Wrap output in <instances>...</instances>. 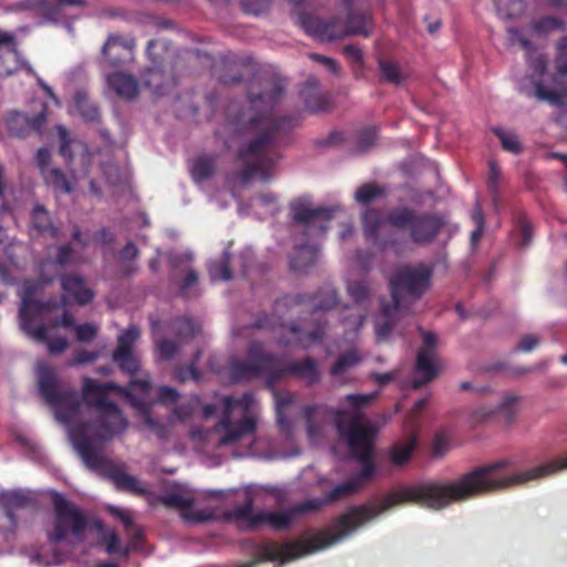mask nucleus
Returning <instances> with one entry per match:
<instances>
[{"instance_id": "55", "label": "nucleus", "mask_w": 567, "mask_h": 567, "mask_svg": "<svg viewBox=\"0 0 567 567\" xmlns=\"http://www.w3.org/2000/svg\"><path fill=\"white\" fill-rule=\"evenodd\" d=\"M539 342L540 338L537 334L524 336L517 344V350L523 352H530L539 344Z\"/></svg>"}, {"instance_id": "42", "label": "nucleus", "mask_w": 567, "mask_h": 567, "mask_svg": "<svg viewBox=\"0 0 567 567\" xmlns=\"http://www.w3.org/2000/svg\"><path fill=\"white\" fill-rule=\"evenodd\" d=\"M158 328L159 323L156 321H152L154 337H156ZM155 342L162 359H171L177 351V344L173 341L166 339L158 340L157 338H155Z\"/></svg>"}, {"instance_id": "46", "label": "nucleus", "mask_w": 567, "mask_h": 567, "mask_svg": "<svg viewBox=\"0 0 567 567\" xmlns=\"http://www.w3.org/2000/svg\"><path fill=\"white\" fill-rule=\"evenodd\" d=\"M185 276L183 278V281L181 284V290L184 295L188 296L190 295L195 288L197 287L198 282V275L197 272L189 267H186L184 269Z\"/></svg>"}, {"instance_id": "29", "label": "nucleus", "mask_w": 567, "mask_h": 567, "mask_svg": "<svg viewBox=\"0 0 567 567\" xmlns=\"http://www.w3.org/2000/svg\"><path fill=\"white\" fill-rule=\"evenodd\" d=\"M269 388L272 390L276 402L277 422L284 431H288L289 425L285 419V410L293 403V395L288 392H278L274 389V385Z\"/></svg>"}, {"instance_id": "6", "label": "nucleus", "mask_w": 567, "mask_h": 567, "mask_svg": "<svg viewBox=\"0 0 567 567\" xmlns=\"http://www.w3.org/2000/svg\"><path fill=\"white\" fill-rule=\"evenodd\" d=\"M432 270L424 264L400 267L390 279L392 306L382 303L375 321L379 341L385 340L392 330L412 315L411 303L419 299L431 286Z\"/></svg>"}, {"instance_id": "36", "label": "nucleus", "mask_w": 567, "mask_h": 567, "mask_svg": "<svg viewBox=\"0 0 567 567\" xmlns=\"http://www.w3.org/2000/svg\"><path fill=\"white\" fill-rule=\"evenodd\" d=\"M32 224L42 233H49L51 236L58 235V229L52 227L48 212L42 206H37L32 212Z\"/></svg>"}, {"instance_id": "57", "label": "nucleus", "mask_w": 567, "mask_h": 567, "mask_svg": "<svg viewBox=\"0 0 567 567\" xmlns=\"http://www.w3.org/2000/svg\"><path fill=\"white\" fill-rule=\"evenodd\" d=\"M241 6L246 12L252 13V14H259L265 10V8L267 6V1L266 0H241Z\"/></svg>"}, {"instance_id": "48", "label": "nucleus", "mask_w": 567, "mask_h": 567, "mask_svg": "<svg viewBox=\"0 0 567 567\" xmlns=\"http://www.w3.org/2000/svg\"><path fill=\"white\" fill-rule=\"evenodd\" d=\"M107 509L114 517H116L117 519H120L123 523V525L125 526V528L127 530H130L131 528L135 529L133 526V515L130 511H127L125 508L116 507L114 505H109ZM135 532L136 530H134V533Z\"/></svg>"}, {"instance_id": "54", "label": "nucleus", "mask_w": 567, "mask_h": 567, "mask_svg": "<svg viewBox=\"0 0 567 567\" xmlns=\"http://www.w3.org/2000/svg\"><path fill=\"white\" fill-rule=\"evenodd\" d=\"M563 25V22L554 17H545L535 23V29L538 31H550L555 29H559Z\"/></svg>"}, {"instance_id": "50", "label": "nucleus", "mask_w": 567, "mask_h": 567, "mask_svg": "<svg viewBox=\"0 0 567 567\" xmlns=\"http://www.w3.org/2000/svg\"><path fill=\"white\" fill-rule=\"evenodd\" d=\"M76 339L81 342H89L96 337L97 327L91 323L79 324L75 327Z\"/></svg>"}, {"instance_id": "26", "label": "nucleus", "mask_w": 567, "mask_h": 567, "mask_svg": "<svg viewBox=\"0 0 567 567\" xmlns=\"http://www.w3.org/2000/svg\"><path fill=\"white\" fill-rule=\"evenodd\" d=\"M362 223L365 237L369 240L377 243L378 231L380 227L384 224V220L382 219L380 212L374 209L365 210L362 216Z\"/></svg>"}, {"instance_id": "49", "label": "nucleus", "mask_w": 567, "mask_h": 567, "mask_svg": "<svg viewBox=\"0 0 567 567\" xmlns=\"http://www.w3.org/2000/svg\"><path fill=\"white\" fill-rule=\"evenodd\" d=\"M197 403H198L197 398H192V399H188V400L182 402L181 404L175 406L174 416L178 420H185L193 413Z\"/></svg>"}, {"instance_id": "52", "label": "nucleus", "mask_w": 567, "mask_h": 567, "mask_svg": "<svg viewBox=\"0 0 567 567\" xmlns=\"http://www.w3.org/2000/svg\"><path fill=\"white\" fill-rule=\"evenodd\" d=\"M309 56L311 60L322 64L330 73L340 74L341 69L336 60L316 53H312Z\"/></svg>"}, {"instance_id": "44", "label": "nucleus", "mask_w": 567, "mask_h": 567, "mask_svg": "<svg viewBox=\"0 0 567 567\" xmlns=\"http://www.w3.org/2000/svg\"><path fill=\"white\" fill-rule=\"evenodd\" d=\"M162 80L163 73L157 69H151L145 75L144 83L146 86L151 87L155 94H163L164 84Z\"/></svg>"}, {"instance_id": "28", "label": "nucleus", "mask_w": 567, "mask_h": 567, "mask_svg": "<svg viewBox=\"0 0 567 567\" xmlns=\"http://www.w3.org/2000/svg\"><path fill=\"white\" fill-rule=\"evenodd\" d=\"M250 207L259 217L274 214L278 208L277 197L272 193L261 194L250 200Z\"/></svg>"}, {"instance_id": "1", "label": "nucleus", "mask_w": 567, "mask_h": 567, "mask_svg": "<svg viewBox=\"0 0 567 567\" xmlns=\"http://www.w3.org/2000/svg\"><path fill=\"white\" fill-rule=\"evenodd\" d=\"M39 389L45 401L54 409L56 420L63 424L74 449L84 464L94 472L105 475L121 489L145 493L142 483L125 472L124 465L114 464L101 452V445L122 434L128 425L117 405L110 399L111 391H118L131 399L143 419V425L166 437V430L155 421L145 399L151 390L150 379H133L127 389L113 382L101 383L90 378L83 379L81 396L75 391L60 389L53 369L45 364L37 368Z\"/></svg>"}, {"instance_id": "33", "label": "nucleus", "mask_w": 567, "mask_h": 567, "mask_svg": "<svg viewBox=\"0 0 567 567\" xmlns=\"http://www.w3.org/2000/svg\"><path fill=\"white\" fill-rule=\"evenodd\" d=\"M496 11L504 19H512L520 14L524 9V0H494Z\"/></svg>"}, {"instance_id": "20", "label": "nucleus", "mask_w": 567, "mask_h": 567, "mask_svg": "<svg viewBox=\"0 0 567 567\" xmlns=\"http://www.w3.org/2000/svg\"><path fill=\"white\" fill-rule=\"evenodd\" d=\"M62 289L64 291L65 302H75L78 305L89 303L94 292L85 287L84 280L79 276H65L61 280Z\"/></svg>"}, {"instance_id": "12", "label": "nucleus", "mask_w": 567, "mask_h": 567, "mask_svg": "<svg viewBox=\"0 0 567 567\" xmlns=\"http://www.w3.org/2000/svg\"><path fill=\"white\" fill-rule=\"evenodd\" d=\"M347 292L353 305L344 306L340 311V321L343 326L344 339L352 343L358 337L359 330L367 317L365 303L371 296V289L367 280H349Z\"/></svg>"}, {"instance_id": "22", "label": "nucleus", "mask_w": 567, "mask_h": 567, "mask_svg": "<svg viewBox=\"0 0 567 567\" xmlns=\"http://www.w3.org/2000/svg\"><path fill=\"white\" fill-rule=\"evenodd\" d=\"M406 437L395 442L388 452L389 458L394 465L405 464L417 444V435L413 425H406Z\"/></svg>"}, {"instance_id": "51", "label": "nucleus", "mask_w": 567, "mask_h": 567, "mask_svg": "<svg viewBox=\"0 0 567 567\" xmlns=\"http://www.w3.org/2000/svg\"><path fill=\"white\" fill-rule=\"evenodd\" d=\"M56 130L60 138V153L63 157L71 158L72 154L70 153L69 147L72 141L70 140L69 132L62 125H59Z\"/></svg>"}, {"instance_id": "15", "label": "nucleus", "mask_w": 567, "mask_h": 567, "mask_svg": "<svg viewBox=\"0 0 567 567\" xmlns=\"http://www.w3.org/2000/svg\"><path fill=\"white\" fill-rule=\"evenodd\" d=\"M556 74L553 85L546 89L542 82H535V96L554 105L567 106V35L557 45Z\"/></svg>"}, {"instance_id": "41", "label": "nucleus", "mask_w": 567, "mask_h": 567, "mask_svg": "<svg viewBox=\"0 0 567 567\" xmlns=\"http://www.w3.org/2000/svg\"><path fill=\"white\" fill-rule=\"evenodd\" d=\"M496 136L499 138L502 146L504 150L512 153H519L522 150V145L518 136L512 132L504 128L496 127L493 130Z\"/></svg>"}, {"instance_id": "8", "label": "nucleus", "mask_w": 567, "mask_h": 567, "mask_svg": "<svg viewBox=\"0 0 567 567\" xmlns=\"http://www.w3.org/2000/svg\"><path fill=\"white\" fill-rule=\"evenodd\" d=\"M290 216L295 227L299 228L307 238L306 243L297 246L296 256L291 258V268L303 271L312 265L318 255L316 240L321 238L331 218V209L315 207L310 198L300 197L290 203Z\"/></svg>"}, {"instance_id": "4", "label": "nucleus", "mask_w": 567, "mask_h": 567, "mask_svg": "<svg viewBox=\"0 0 567 567\" xmlns=\"http://www.w3.org/2000/svg\"><path fill=\"white\" fill-rule=\"evenodd\" d=\"M257 401L252 393L239 398L216 395L214 402L203 405V415L208 419L220 413L219 421L212 430L194 429L190 440L197 449L208 452L215 447H243L236 456L254 453L256 442Z\"/></svg>"}, {"instance_id": "64", "label": "nucleus", "mask_w": 567, "mask_h": 567, "mask_svg": "<svg viewBox=\"0 0 567 567\" xmlns=\"http://www.w3.org/2000/svg\"><path fill=\"white\" fill-rule=\"evenodd\" d=\"M137 256V248L134 244L128 243L121 254V258L128 260L134 259Z\"/></svg>"}, {"instance_id": "39", "label": "nucleus", "mask_w": 567, "mask_h": 567, "mask_svg": "<svg viewBox=\"0 0 567 567\" xmlns=\"http://www.w3.org/2000/svg\"><path fill=\"white\" fill-rule=\"evenodd\" d=\"M359 361L360 357L357 350L352 348L338 359V361L331 368V374L333 377H339L348 369L354 367Z\"/></svg>"}, {"instance_id": "9", "label": "nucleus", "mask_w": 567, "mask_h": 567, "mask_svg": "<svg viewBox=\"0 0 567 567\" xmlns=\"http://www.w3.org/2000/svg\"><path fill=\"white\" fill-rule=\"evenodd\" d=\"M41 288V284L33 281H25L21 287L20 327L33 340L47 342L51 354H59L68 348V341L63 337L49 338L48 327L43 321L51 305L35 299Z\"/></svg>"}, {"instance_id": "63", "label": "nucleus", "mask_w": 567, "mask_h": 567, "mask_svg": "<svg viewBox=\"0 0 567 567\" xmlns=\"http://www.w3.org/2000/svg\"><path fill=\"white\" fill-rule=\"evenodd\" d=\"M251 259H252V251H251L249 248L245 249V250L240 254V256H239L238 260H239V262H240L241 272H243L244 275L247 272V270H248V264H249V261H250Z\"/></svg>"}, {"instance_id": "14", "label": "nucleus", "mask_w": 567, "mask_h": 567, "mask_svg": "<svg viewBox=\"0 0 567 567\" xmlns=\"http://www.w3.org/2000/svg\"><path fill=\"white\" fill-rule=\"evenodd\" d=\"M199 493L183 485H174L161 497V502L165 506L178 508L186 522L202 523L210 519L214 513L209 508L199 507Z\"/></svg>"}, {"instance_id": "47", "label": "nucleus", "mask_w": 567, "mask_h": 567, "mask_svg": "<svg viewBox=\"0 0 567 567\" xmlns=\"http://www.w3.org/2000/svg\"><path fill=\"white\" fill-rule=\"evenodd\" d=\"M378 133L375 128H367L358 136L357 147L359 152H365L377 141Z\"/></svg>"}, {"instance_id": "43", "label": "nucleus", "mask_w": 567, "mask_h": 567, "mask_svg": "<svg viewBox=\"0 0 567 567\" xmlns=\"http://www.w3.org/2000/svg\"><path fill=\"white\" fill-rule=\"evenodd\" d=\"M382 195V189L374 184H364L355 192V199L360 204H369Z\"/></svg>"}, {"instance_id": "24", "label": "nucleus", "mask_w": 567, "mask_h": 567, "mask_svg": "<svg viewBox=\"0 0 567 567\" xmlns=\"http://www.w3.org/2000/svg\"><path fill=\"white\" fill-rule=\"evenodd\" d=\"M80 261H81V258L75 256V254L71 247L61 246L58 249V256H56L55 261H45V262L41 264V269H40L41 280L43 282L51 281L52 277L47 275V270H49V271L52 270V272L55 274L59 270V268L68 266V265L76 264Z\"/></svg>"}, {"instance_id": "10", "label": "nucleus", "mask_w": 567, "mask_h": 567, "mask_svg": "<svg viewBox=\"0 0 567 567\" xmlns=\"http://www.w3.org/2000/svg\"><path fill=\"white\" fill-rule=\"evenodd\" d=\"M299 21L305 31L319 41H333L350 34L368 37L372 21L365 14H352L347 23L340 20L324 21L317 17L301 14Z\"/></svg>"}, {"instance_id": "56", "label": "nucleus", "mask_w": 567, "mask_h": 567, "mask_svg": "<svg viewBox=\"0 0 567 567\" xmlns=\"http://www.w3.org/2000/svg\"><path fill=\"white\" fill-rule=\"evenodd\" d=\"M343 53L353 65L360 66L362 64V52L359 47L348 44L344 47Z\"/></svg>"}, {"instance_id": "21", "label": "nucleus", "mask_w": 567, "mask_h": 567, "mask_svg": "<svg viewBox=\"0 0 567 567\" xmlns=\"http://www.w3.org/2000/svg\"><path fill=\"white\" fill-rule=\"evenodd\" d=\"M43 122V115H40L39 117L31 121L27 115L22 113L12 112L0 124V135H3L4 131H7L10 135L23 136L30 128L39 130Z\"/></svg>"}, {"instance_id": "23", "label": "nucleus", "mask_w": 567, "mask_h": 567, "mask_svg": "<svg viewBox=\"0 0 567 567\" xmlns=\"http://www.w3.org/2000/svg\"><path fill=\"white\" fill-rule=\"evenodd\" d=\"M107 83L123 99L133 100L138 95V83L131 74L115 72L107 76Z\"/></svg>"}, {"instance_id": "19", "label": "nucleus", "mask_w": 567, "mask_h": 567, "mask_svg": "<svg viewBox=\"0 0 567 567\" xmlns=\"http://www.w3.org/2000/svg\"><path fill=\"white\" fill-rule=\"evenodd\" d=\"M508 33L509 41L512 44L517 43L522 45L524 50H526L527 62L529 66L534 70L530 81L535 86V82H540V76L544 74L546 70V61L542 54H538L533 50L532 43L527 39L522 37L519 30L511 28L508 29Z\"/></svg>"}, {"instance_id": "60", "label": "nucleus", "mask_w": 567, "mask_h": 567, "mask_svg": "<svg viewBox=\"0 0 567 567\" xmlns=\"http://www.w3.org/2000/svg\"><path fill=\"white\" fill-rule=\"evenodd\" d=\"M178 399V393L175 389L169 386H162L158 390V401L164 404L175 403Z\"/></svg>"}, {"instance_id": "58", "label": "nucleus", "mask_w": 567, "mask_h": 567, "mask_svg": "<svg viewBox=\"0 0 567 567\" xmlns=\"http://www.w3.org/2000/svg\"><path fill=\"white\" fill-rule=\"evenodd\" d=\"M99 357L97 352L90 351H78L74 353L73 359L70 361V365H80L92 362Z\"/></svg>"}, {"instance_id": "35", "label": "nucleus", "mask_w": 567, "mask_h": 567, "mask_svg": "<svg viewBox=\"0 0 567 567\" xmlns=\"http://www.w3.org/2000/svg\"><path fill=\"white\" fill-rule=\"evenodd\" d=\"M519 398L507 394L499 402L495 403L496 413L503 415L506 422H512L518 412Z\"/></svg>"}, {"instance_id": "32", "label": "nucleus", "mask_w": 567, "mask_h": 567, "mask_svg": "<svg viewBox=\"0 0 567 567\" xmlns=\"http://www.w3.org/2000/svg\"><path fill=\"white\" fill-rule=\"evenodd\" d=\"M379 70L381 73V76L384 81L393 83V84H401L404 81V75L402 71L400 70L396 62L391 60H380L379 61Z\"/></svg>"}, {"instance_id": "17", "label": "nucleus", "mask_w": 567, "mask_h": 567, "mask_svg": "<svg viewBox=\"0 0 567 567\" xmlns=\"http://www.w3.org/2000/svg\"><path fill=\"white\" fill-rule=\"evenodd\" d=\"M141 331L136 326H130L118 337L117 348L113 353V360L118 368L128 374H134L140 369V360L133 353V344L140 338Z\"/></svg>"}, {"instance_id": "2", "label": "nucleus", "mask_w": 567, "mask_h": 567, "mask_svg": "<svg viewBox=\"0 0 567 567\" xmlns=\"http://www.w3.org/2000/svg\"><path fill=\"white\" fill-rule=\"evenodd\" d=\"M374 396V393L349 394L343 399L342 406L338 410L327 405H313L303 409L309 440L317 442L324 435L329 424L333 422L352 456L362 464L359 474L337 485L326 498L310 499L288 509L261 511L257 514L252 511V504L265 493L264 487L248 485L240 489L228 491L227 493L234 494L239 504L227 512V519L243 529L267 525L272 529L282 530L289 527L299 514L317 509L327 502L337 501L355 493L375 472L373 451L377 427L365 417L363 412Z\"/></svg>"}, {"instance_id": "59", "label": "nucleus", "mask_w": 567, "mask_h": 567, "mask_svg": "<svg viewBox=\"0 0 567 567\" xmlns=\"http://www.w3.org/2000/svg\"><path fill=\"white\" fill-rule=\"evenodd\" d=\"M104 540L106 543L105 550L109 554L120 551V540L114 530H106L104 533Z\"/></svg>"}, {"instance_id": "7", "label": "nucleus", "mask_w": 567, "mask_h": 567, "mask_svg": "<svg viewBox=\"0 0 567 567\" xmlns=\"http://www.w3.org/2000/svg\"><path fill=\"white\" fill-rule=\"evenodd\" d=\"M231 378L236 381L251 378H262L267 386H272L278 380L295 375L312 384L320 379L317 363L312 359L297 362H286L265 352L259 343H252L246 361H236L230 368Z\"/></svg>"}, {"instance_id": "62", "label": "nucleus", "mask_w": 567, "mask_h": 567, "mask_svg": "<svg viewBox=\"0 0 567 567\" xmlns=\"http://www.w3.org/2000/svg\"><path fill=\"white\" fill-rule=\"evenodd\" d=\"M49 159L50 152L47 148H40L37 153V163L41 169V173H44V171H48L50 168Z\"/></svg>"}, {"instance_id": "45", "label": "nucleus", "mask_w": 567, "mask_h": 567, "mask_svg": "<svg viewBox=\"0 0 567 567\" xmlns=\"http://www.w3.org/2000/svg\"><path fill=\"white\" fill-rule=\"evenodd\" d=\"M472 218L476 224V228L472 231L471 240L473 245H476L484 231V215L481 205L477 203L473 209Z\"/></svg>"}, {"instance_id": "38", "label": "nucleus", "mask_w": 567, "mask_h": 567, "mask_svg": "<svg viewBox=\"0 0 567 567\" xmlns=\"http://www.w3.org/2000/svg\"><path fill=\"white\" fill-rule=\"evenodd\" d=\"M74 106L81 116L90 122L96 121L100 116L97 107L91 103L82 93L76 94Z\"/></svg>"}, {"instance_id": "25", "label": "nucleus", "mask_w": 567, "mask_h": 567, "mask_svg": "<svg viewBox=\"0 0 567 567\" xmlns=\"http://www.w3.org/2000/svg\"><path fill=\"white\" fill-rule=\"evenodd\" d=\"M301 95L305 100L306 109L310 112L324 111L329 105L328 99L318 90L317 83L305 87Z\"/></svg>"}, {"instance_id": "40", "label": "nucleus", "mask_w": 567, "mask_h": 567, "mask_svg": "<svg viewBox=\"0 0 567 567\" xmlns=\"http://www.w3.org/2000/svg\"><path fill=\"white\" fill-rule=\"evenodd\" d=\"M496 406L495 403H484L476 406L470 413V422L473 425H480L492 420L494 415H496Z\"/></svg>"}, {"instance_id": "53", "label": "nucleus", "mask_w": 567, "mask_h": 567, "mask_svg": "<svg viewBox=\"0 0 567 567\" xmlns=\"http://www.w3.org/2000/svg\"><path fill=\"white\" fill-rule=\"evenodd\" d=\"M450 442L443 434H436L433 441V454L436 457H442L449 451Z\"/></svg>"}, {"instance_id": "34", "label": "nucleus", "mask_w": 567, "mask_h": 567, "mask_svg": "<svg viewBox=\"0 0 567 567\" xmlns=\"http://www.w3.org/2000/svg\"><path fill=\"white\" fill-rule=\"evenodd\" d=\"M45 183L59 192L71 193L72 186L59 168H49L42 173Z\"/></svg>"}, {"instance_id": "13", "label": "nucleus", "mask_w": 567, "mask_h": 567, "mask_svg": "<svg viewBox=\"0 0 567 567\" xmlns=\"http://www.w3.org/2000/svg\"><path fill=\"white\" fill-rule=\"evenodd\" d=\"M388 221L398 228L410 227L415 243H429L442 229L444 221L435 215L414 216L408 208H398L390 213Z\"/></svg>"}, {"instance_id": "16", "label": "nucleus", "mask_w": 567, "mask_h": 567, "mask_svg": "<svg viewBox=\"0 0 567 567\" xmlns=\"http://www.w3.org/2000/svg\"><path fill=\"white\" fill-rule=\"evenodd\" d=\"M422 340L423 346L416 355L414 377L412 380L414 388H420L433 380L440 370V363L436 358V334L422 331Z\"/></svg>"}, {"instance_id": "37", "label": "nucleus", "mask_w": 567, "mask_h": 567, "mask_svg": "<svg viewBox=\"0 0 567 567\" xmlns=\"http://www.w3.org/2000/svg\"><path fill=\"white\" fill-rule=\"evenodd\" d=\"M229 252L228 250L224 251V256L219 262H210L208 265V271L212 280H229L231 278L229 270Z\"/></svg>"}, {"instance_id": "30", "label": "nucleus", "mask_w": 567, "mask_h": 567, "mask_svg": "<svg viewBox=\"0 0 567 567\" xmlns=\"http://www.w3.org/2000/svg\"><path fill=\"white\" fill-rule=\"evenodd\" d=\"M28 498L20 492H6L0 495V504L4 508L12 524H16L13 509L23 507Z\"/></svg>"}, {"instance_id": "31", "label": "nucleus", "mask_w": 567, "mask_h": 567, "mask_svg": "<svg viewBox=\"0 0 567 567\" xmlns=\"http://www.w3.org/2000/svg\"><path fill=\"white\" fill-rule=\"evenodd\" d=\"M214 159L210 156H199L192 165V176L196 183L208 179L214 172Z\"/></svg>"}, {"instance_id": "5", "label": "nucleus", "mask_w": 567, "mask_h": 567, "mask_svg": "<svg viewBox=\"0 0 567 567\" xmlns=\"http://www.w3.org/2000/svg\"><path fill=\"white\" fill-rule=\"evenodd\" d=\"M337 302V291L324 286L315 297H287L275 305V318L258 322V328L280 330V343L286 347L310 348L323 336L321 311Z\"/></svg>"}, {"instance_id": "11", "label": "nucleus", "mask_w": 567, "mask_h": 567, "mask_svg": "<svg viewBox=\"0 0 567 567\" xmlns=\"http://www.w3.org/2000/svg\"><path fill=\"white\" fill-rule=\"evenodd\" d=\"M54 507V529L49 534L52 542L80 543L87 529L86 519L79 508L56 492L52 494Z\"/></svg>"}, {"instance_id": "61", "label": "nucleus", "mask_w": 567, "mask_h": 567, "mask_svg": "<svg viewBox=\"0 0 567 567\" xmlns=\"http://www.w3.org/2000/svg\"><path fill=\"white\" fill-rule=\"evenodd\" d=\"M176 378L182 382L189 379L198 380L199 372L194 368V365H189L188 368H179L176 370Z\"/></svg>"}, {"instance_id": "27", "label": "nucleus", "mask_w": 567, "mask_h": 567, "mask_svg": "<svg viewBox=\"0 0 567 567\" xmlns=\"http://www.w3.org/2000/svg\"><path fill=\"white\" fill-rule=\"evenodd\" d=\"M173 330L181 341H184L197 336L202 330V323L197 320L179 318L173 322Z\"/></svg>"}, {"instance_id": "3", "label": "nucleus", "mask_w": 567, "mask_h": 567, "mask_svg": "<svg viewBox=\"0 0 567 567\" xmlns=\"http://www.w3.org/2000/svg\"><path fill=\"white\" fill-rule=\"evenodd\" d=\"M279 94L280 89L277 87L271 95L261 94L251 99L244 111L237 104L227 109L228 131L234 138L247 140L238 152L245 166L238 177L244 184L250 181L268 182L274 175L279 156L269 150V145L278 132L291 127L290 124L286 125V120L276 122L269 114Z\"/></svg>"}, {"instance_id": "18", "label": "nucleus", "mask_w": 567, "mask_h": 567, "mask_svg": "<svg viewBox=\"0 0 567 567\" xmlns=\"http://www.w3.org/2000/svg\"><path fill=\"white\" fill-rule=\"evenodd\" d=\"M134 47L133 39L111 35L102 48V54L110 65L116 66L132 60Z\"/></svg>"}]
</instances>
